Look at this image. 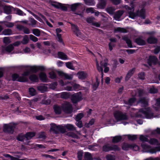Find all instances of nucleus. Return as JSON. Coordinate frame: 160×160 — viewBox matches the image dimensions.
Here are the masks:
<instances>
[{"label":"nucleus","instance_id":"nucleus-1","mask_svg":"<svg viewBox=\"0 0 160 160\" xmlns=\"http://www.w3.org/2000/svg\"><path fill=\"white\" fill-rule=\"evenodd\" d=\"M141 146L144 152H149L152 154L156 153L158 151H160V146H157L152 148L150 145L144 143H142Z\"/></svg>","mask_w":160,"mask_h":160},{"label":"nucleus","instance_id":"nucleus-2","mask_svg":"<svg viewBox=\"0 0 160 160\" xmlns=\"http://www.w3.org/2000/svg\"><path fill=\"white\" fill-rule=\"evenodd\" d=\"M51 125L50 131H53L56 134L58 133L59 131L62 133H64L66 132L64 126L63 127L62 125H57L56 124L52 123L51 124Z\"/></svg>","mask_w":160,"mask_h":160},{"label":"nucleus","instance_id":"nucleus-3","mask_svg":"<svg viewBox=\"0 0 160 160\" xmlns=\"http://www.w3.org/2000/svg\"><path fill=\"white\" fill-rule=\"evenodd\" d=\"M102 151L105 152H108L110 151H119L120 148L117 145L112 144L109 145L108 144L104 145L102 147Z\"/></svg>","mask_w":160,"mask_h":160},{"label":"nucleus","instance_id":"nucleus-4","mask_svg":"<svg viewBox=\"0 0 160 160\" xmlns=\"http://www.w3.org/2000/svg\"><path fill=\"white\" fill-rule=\"evenodd\" d=\"M17 124L14 123L5 124L3 126V131L4 132L12 134L14 131V128Z\"/></svg>","mask_w":160,"mask_h":160},{"label":"nucleus","instance_id":"nucleus-5","mask_svg":"<svg viewBox=\"0 0 160 160\" xmlns=\"http://www.w3.org/2000/svg\"><path fill=\"white\" fill-rule=\"evenodd\" d=\"M114 116L115 119L118 121L122 120H127L128 117L126 113H123L122 112L116 111L114 113Z\"/></svg>","mask_w":160,"mask_h":160},{"label":"nucleus","instance_id":"nucleus-6","mask_svg":"<svg viewBox=\"0 0 160 160\" xmlns=\"http://www.w3.org/2000/svg\"><path fill=\"white\" fill-rule=\"evenodd\" d=\"M139 112L144 115L147 119H151L153 118V113L151 112V109L149 107L141 108L139 110Z\"/></svg>","mask_w":160,"mask_h":160},{"label":"nucleus","instance_id":"nucleus-7","mask_svg":"<svg viewBox=\"0 0 160 160\" xmlns=\"http://www.w3.org/2000/svg\"><path fill=\"white\" fill-rule=\"evenodd\" d=\"M71 99L72 103L76 104L82 99V96L81 92L72 94L71 97Z\"/></svg>","mask_w":160,"mask_h":160},{"label":"nucleus","instance_id":"nucleus-8","mask_svg":"<svg viewBox=\"0 0 160 160\" xmlns=\"http://www.w3.org/2000/svg\"><path fill=\"white\" fill-rule=\"evenodd\" d=\"M12 80L13 81H17L20 82H26L28 81V78L23 76H20L17 73H14L12 76Z\"/></svg>","mask_w":160,"mask_h":160},{"label":"nucleus","instance_id":"nucleus-9","mask_svg":"<svg viewBox=\"0 0 160 160\" xmlns=\"http://www.w3.org/2000/svg\"><path fill=\"white\" fill-rule=\"evenodd\" d=\"M51 5L55 8L60 9L62 11H67L68 10V8L66 6L59 2L53 1L51 3Z\"/></svg>","mask_w":160,"mask_h":160},{"label":"nucleus","instance_id":"nucleus-10","mask_svg":"<svg viewBox=\"0 0 160 160\" xmlns=\"http://www.w3.org/2000/svg\"><path fill=\"white\" fill-rule=\"evenodd\" d=\"M62 108L63 111L68 113H71L72 112V105L69 103H67L62 105Z\"/></svg>","mask_w":160,"mask_h":160},{"label":"nucleus","instance_id":"nucleus-11","mask_svg":"<svg viewBox=\"0 0 160 160\" xmlns=\"http://www.w3.org/2000/svg\"><path fill=\"white\" fill-rule=\"evenodd\" d=\"M158 59L157 58L153 56H150L148 59L147 60V63L149 65L151 66L152 64H156L158 62Z\"/></svg>","mask_w":160,"mask_h":160},{"label":"nucleus","instance_id":"nucleus-12","mask_svg":"<svg viewBox=\"0 0 160 160\" xmlns=\"http://www.w3.org/2000/svg\"><path fill=\"white\" fill-rule=\"evenodd\" d=\"M124 11L122 10H119L114 13L113 14V18L116 21H120L121 20L120 19L121 17L123 14Z\"/></svg>","mask_w":160,"mask_h":160},{"label":"nucleus","instance_id":"nucleus-13","mask_svg":"<svg viewBox=\"0 0 160 160\" xmlns=\"http://www.w3.org/2000/svg\"><path fill=\"white\" fill-rule=\"evenodd\" d=\"M72 29L74 33L77 36L81 35V32L78 26L74 24L71 23Z\"/></svg>","mask_w":160,"mask_h":160},{"label":"nucleus","instance_id":"nucleus-14","mask_svg":"<svg viewBox=\"0 0 160 160\" xmlns=\"http://www.w3.org/2000/svg\"><path fill=\"white\" fill-rule=\"evenodd\" d=\"M138 16L141 18L142 19H145L146 18L145 12L146 10L144 8H143L140 10H138L137 11Z\"/></svg>","mask_w":160,"mask_h":160},{"label":"nucleus","instance_id":"nucleus-15","mask_svg":"<svg viewBox=\"0 0 160 160\" xmlns=\"http://www.w3.org/2000/svg\"><path fill=\"white\" fill-rule=\"evenodd\" d=\"M14 8L10 6L5 5L3 8V11L4 13L7 14H9L12 13V9Z\"/></svg>","mask_w":160,"mask_h":160},{"label":"nucleus","instance_id":"nucleus-16","mask_svg":"<svg viewBox=\"0 0 160 160\" xmlns=\"http://www.w3.org/2000/svg\"><path fill=\"white\" fill-rule=\"evenodd\" d=\"M107 4L106 0H100L99 3L97 4V8L98 9H104L106 7Z\"/></svg>","mask_w":160,"mask_h":160},{"label":"nucleus","instance_id":"nucleus-17","mask_svg":"<svg viewBox=\"0 0 160 160\" xmlns=\"http://www.w3.org/2000/svg\"><path fill=\"white\" fill-rule=\"evenodd\" d=\"M158 42V39L153 36H150L147 39V42L150 44H155Z\"/></svg>","mask_w":160,"mask_h":160},{"label":"nucleus","instance_id":"nucleus-18","mask_svg":"<svg viewBox=\"0 0 160 160\" xmlns=\"http://www.w3.org/2000/svg\"><path fill=\"white\" fill-rule=\"evenodd\" d=\"M122 39L126 42L129 48H132L133 47L131 40L128 38L127 36H125L122 37Z\"/></svg>","mask_w":160,"mask_h":160},{"label":"nucleus","instance_id":"nucleus-19","mask_svg":"<svg viewBox=\"0 0 160 160\" xmlns=\"http://www.w3.org/2000/svg\"><path fill=\"white\" fill-rule=\"evenodd\" d=\"M40 79L42 82H48V78L46 74L44 72H41L39 74Z\"/></svg>","mask_w":160,"mask_h":160},{"label":"nucleus","instance_id":"nucleus-20","mask_svg":"<svg viewBox=\"0 0 160 160\" xmlns=\"http://www.w3.org/2000/svg\"><path fill=\"white\" fill-rule=\"evenodd\" d=\"M135 71V68H133L128 71L125 78V80L126 81H128L130 79L131 77L134 73Z\"/></svg>","mask_w":160,"mask_h":160},{"label":"nucleus","instance_id":"nucleus-21","mask_svg":"<svg viewBox=\"0 0 160 160\" xmlns=\"http://www.w3.org/2000/svg\"><path fill=\"white\" fill-rule=\"evenodd\" d=\"M135 42L140 46H143L146 44L145 41L140 37L136 38L135 40Z\"/></svg>","mask_w":160,"mask_h":160},{"label":"nucleus","instance_id":"nucleus-22","mask_svg":"<svg viewBox=\"0 0 160 160\" xmlns=\"http://www.w3.org/2000/svg\"><path fill=\"white\" fill-rule=\"evenodd\" d=\"M78 78L81 80H83L86 78L87 74L84 71H79L77 73Z\"/></svg>","mask_w":160,"mask_h":160},{"label":"nucleus","instance_id":"nucleus-23","mask_svg":"<svg viewBox=\"0 0 160 160\" xmlns=\"http://www.w3.org/2000/svg\"><path fill=\"white\" fill-rule=\"evenodd\" d=\"M82 6L81 3H78L72 4L70 8L72 11L73 12H74L78 8H80Z\"/></svg>","mask_w":160,"mask_h":160},{"label":"nucleus","instance_id":"nucleus-24","mask_svg":"<svg viewBox=\"0 0 160 160\" xmlns=\"http://www.w3.org/2000/svg\"><path fill=\"white\" fill-rule=\"evenodd\" d=\"M37 89L42 92H44L47 91L48 88L44 84H41L40 85L37 87Z\"/></svg>","mask_w":160,"mask_h":160},{"label":"nucleus","instance_id":"nucleus-25","mask_svg":"<svg viewBox=\"0 0 160 160\" xmlns=\"http://www.w3.org/2000/svg\"><path fill=\"white\" fill-rule=\"evenodd\" d=\"M150 144L152 145L157 146L160 145L158 140L155 138H151L149 140H148V142Z\"/></svg>","mask_w":160,"mask_h":160},{"label":"nucleus","instance_id":"nucleus-26","mask_svg":"<svg viewBox=\"0 0 160 160\" xmlns=\"http://www.w3.org/2000/svg\"><path fill=\"white\" fill-rule=\"evenodd\" d=\"M35 133L33 132H28L25 134V136L26 140H28L35 135Z\"/></svg>","mask_w":160,"mask_h":160},{"label":"nucleus","instance_id":"nucleus-27","mask_svg":"<svg viewBox=\"0 0 160 160\" xmlns=\"http://www.w3.org/2000/svg\"><path fill=\"white\" fill-rule=\"evenodd\" d=\"M58 58L62 60H67L68 59L67 56L62 52H58Z\"/></svg>","mask_w":160,"mask_h":160},{"label":"nucleus","instance_id":"nucleus-28","mask_svg":"<svg viewBox=\"0 0 160 160\" xmlns=\"http://www.w3.org/2000/svg\"><path fill=\"white\" fill-rule=\"evenodd\" d=\"M136 101V98L135 97H133L130 98L127 102H126L125 103L127 105L130 106L132 105Z\"/></svg>","mask_w":160,"mask_h":160},{"label":"nucleus","instance_id":"nucleus-29","mask_svg":"<svg viewBox=\"0 0 160 160\" xmlns=\"http://www.w3.org/2000/svg\"><path fill=\"white\" fill-rule=\"evenodd\" d=\"M114 32L115 33L117 32H120L125 33L128 32V31L126 29L124 28L118 27L114 29Z\"/></svg>","mask_w":160,"mask_h":160},{"label":"nucleus","instance_id":"nucleus-30","mask_svg":"<svg viewBox=\"0 0 160 160\" xmlns=\"http://www.w3.org/2000/svg\"><path fill=\"white\" fill-rule=\"evenodd\" d=\"M100 84V81L98 80V78H96L95 82L92 84V88L93 91H96L98 88Z\"/></svg>","mask_w":160,"mask_h":160},{"label":"nucleus","instance_id":"nucleus-31","mask_svg":"<svg viewBox=\"0 0 160 160\" xmlns=\"http://www.w3.org/2000/svg\"><path fill=\"white\" fill-rule=\"evenodd\" d=\"M115 10V8L112 7H108L106 9L107 12L111 15H112L114 14Z\"/></svg>","mask_w":160,"mask_h":160},{"label":"nucleus","instance_id":"nucleus-32","mask_svg":"<svg viewBox=\"0 0 160 160\" xmlns=\"http://www.w3.org/2000/svg\"><path fill=\"white\" fill-rule=\"evenodd\" d=\"M29 79L33 82H38V78L35 74H32L29 77Z\"/></svg>","mask_w":160,"mask_h":160},{"label":"nucleus","instance_id":"nucleus-33","mask_svg":"<svg viewBox=\"0 0 160 160\" xmlns=\"http://www.w3.org/2000/svg\"><path fill=\"white\" fill-rule=\"evenodd\" d=\"M122 139V137L121 136H116L114 137L112 141L113 143H117L120 142Z\"/></svg>","mask_w":160,"mask_h":160},{"label":"nucleus","instance_id":"nucleus-34","mask_svg":"<svg viewBox=\"0 0 160 160\" xmlns=\"http://www.w3.org/2000/svg\"><path fill=\"white\" fill-rule=\"evenodd\" d=\"M29 22L30 23H29V25H31L32 27H35L36 25L38 22L36 20L34 19L33 18H30L29 19Z\"/></svg>","mask_w":160,"mask_h":160},{"label":"nucleus","instance_id":"nucleus-35","mask_svg":"<svg viewBox=\"0 0 160 160\" xmlns=\"http://www.w3.org/2000/svg\"><path fill=\"white\" fill-rule=\"evenodd\" d=\"M59 74L60 75L64 77L66 79L71 80L72 78V77L71 75H69L63 72H60Z\"/></svg>","mask_w":160,"mask_h":160},{"label":"nucleus","instance_id":"nucleus-36","mask_svg":"<svg viewBox=\"0 0 160 160\" xmlns=\"http://www.w3.org/2000/svg\"><path fill=\"white\" fill-rule=\"evenodd\" d=\"M54 111L56 114H60L61 112V107L57 105H55L53 107Z\"/></svg>","mask_w":160,"mask_h":160},{"label":"nucleus","instance_id":"nucleus-37","mask_svg":"<svg viewBox=\"0 0 160 160\" xmlns=\"http://www.w3.org/2000/svg\"><path fill=\"white\" fill-rule=\"evenodd\" d=\"M17 139L19 141L24 142L25 138V134H23L22 133L18 134L16 137Z\"/></svg>","mask_w":160,"mask_h":160},{"label":"nucleus","instance_id":"nucleus-38","mask_svg":"<svg viewBox=\"0 0 160 160\" xmlns=\"http://www.w3.org/2000/svg\"><path fill=\"white\" fill-rule=\"evenodd\" d=\"M128 13L129 17L133 19H134L136 17L138 16L137 12H134L133 11H128Z\"/></svg>","mask_w":160,"mask_h":160},{"label":"nucleus","instance_id":"nucleus-39","mask_svg":"<svg viewBox=\"0 0 160 160\" xmlns=\"http://www.w3.org/2000/svg\"><path fill=\"white\" fill-rule=\"evenodd\" d=\"M132 145L131 144L126 143H124L122 146V149L125 151H128L129 148L131 149Z\"/></svg>","mask_w":160,"mask_h":160},{"label":"nucleus","instance_id":"nucleus-40","mask_svg":"<svg viewBox=\"0 0 160 160\" xmlns=\"http://www.w3.org/2000/svg\"><path fill=\"white\" fill-rule=\"evenodd\" d=\"M148 135L144 136L143 135H140L139 140L140 141L144 143V142H148Z\"/></svg>","mask_w":160,"mask_h":160},{"label":"nucleus","instance_id":"nucleus-41","mask_svg":"<svg viewBox=\"0 0 160 160\" xmlns=\"http://www.w3.org/2000/svg\"><path fill=\"white\" fill-rule=\"evenodd\" d=\"M85 160H93V159L91 154L89 152H86L85 153Z\"/></svg>","mask_w":160,"mask_h":160},{"label":"nucleus","instance_id":"nucleus-42","mask_svg":"<svg viewBox=\"0 0 160 160\" xmlns=\"http://www.w3.org/2000/svg\"><path fill=\"white\" fill-rule=\"evenodd\" d=\"M70 94L69 92H63L61 93V97L62 98L67 99L70 98Z\"/></svg>","mask_w":160,"mask_h":160},{"label":"nucleus","instance_id":"nucleus-43","mask_svg":"<svg viewBox=\"0 0 160 160\" xmlns=\"http://www.w3.org/2000/svg\"><path fill=\"white\" fill-rule=\"evenodd\" d=\"M3 34L5 35H9L12 34L11 29L9 28L5 29L2 32Z\"/></svg>","mask_w":160,"mask_h":160},{"label":"nucleus","instance_id":"nucleus-44","mask_svg":"<svg viewBox=\"0 0 160 160\" xmlns=\"http://www.w3.org/2000/svg\"><path fill=\"white\" fill-rule=\"evenodd\" d=\"M127 136L128 139L131 141L136 140L138 138V135H137L128 134Z\"/></svg>","mask_w":160,"mask_h":160},{"label":"nucleus","instance_id":"nucleus-45","mask_svg":"<svg viewBox=\"0 0 160 160\" xmlns=\"http://www.w3.org/2000/svg\"><path fill=\"white\" fill-rule=\"evenodd\" d=\"M64 127L69 131H74L75 130V127L71 124H67L65 125Z\"/></svg>","mask_w":160,"mask_h":160},{"label":"nucleus","instance_id":"nucleus-46","mask_svg":"<svg viewBox=\"0 0 160 160\" xmlns=\"http://www.w3.org/2000/svg\"><path fill=\"white\" fill-rule=\"evenodd\" d=\"M4 156L7 158H9L11 160H25L24 159H20L16 158L8 154H5L3 155Z\"/></svg>","mask_w":160,"mask_h":160},{"label":"nucleus","instance_id":"nucleus-47","mask_svg":"<svg viewBox=\"0 0 160 160\" xmlns=\"http://www.w3.org/2000/svg\"><path fill=\"white\" fill-rule=\"evenodd\" d=\"M32 33L36 36L39 37L41 34L40 30L38 28L34 29L32 30Z\"/></svg>","mask_w":160,"mask_h":160},{"label":"nucleus","instance_id":"nucleus-48","mask_svg":"<svg viewBox=\"0 0 160 160\" xmlns=\"http://www.w3.org/2000/svg\"><path fill=\"white\" fill-rule=\"evenodd\" d=\"M86 4L89 6H93L95 4L94 0H84Z\"/></svg>","mask_w":160,"mask_h":160},{"label":"nucleus","instance_id":"nucleus-49","mask_svg":"<svg viewBox=\"0 0 160 160\" xmlns=\"http://www.w3.org/2000/svg\"><path fill=\"white\" fill-rule=\"evenodd\" d=\"M106 158L107 160H115V156L111 154H108L106 156Z\"/></svg>","mask_w":160,"mask_h":160},{"label":"nucleus","instance_id":"nucleus-50","mask_svg":"<svg viewBox=\"0 0 160 160\" xmlns=\"http://www.w3.org/2000/svg\"><path fill=\"white\" fill-rule=\"evenodd\" d=\"M65 64L66 67L72 70H75V68L73 67L72 63L71 62H67Z\"/></svg>","mask_w":160,"mask_h":160},{"label":"nucleus","instance_id":"nucleus-51","mask_svg":"<svg viewBox=\"0 0 160 160\" xmlns=\"http://www.w3.org/2000/svg\"><path fill=\"white\" fill-rule=\"evenodd\" d=\"M13 46L12 45L10 44L6 48L5 50L8 52H10L13 50Z\"/></svg>","mask_w":160,"mask_h":160},{"label":"nucleus","instance_id":"nucleus-52","mask_svg":"<svg viewBox=\"0 0 160 160\" xmlns=\"http://www.w3.org/2000/svg\"><path fill=\"white\" fill-rule=\"evenodd\" d=\"M84 116V114L82 113H78L76 117V120L77 121H80Z\"/></svg>","mask_w":160,"mask_h":160},{"label":"nucleus","instance_id":"nucleus-53","mask_svg":"<svg viewBox=\"0 0 160 160\" xmlns=\"http://www.w3.org/2000/svg\"><path fill=\"white\" fill-rule=\"evenodd\" d=\"M97 68L98 72H101V76H102V77L103 76V67H102V66H100L97 63Z\"/></svg>","mask_w":160,"mask_h":160},{"label":"nucleus","instance_id":"nucleus-54","mask_svg":"<svg viewBox=\"0 0 160 160\" xmlns=\"http://www.w3.org/2000/svg\"><path fill=\"white\" fill-rule=\"evenodd\" d=\"M30 94L32 96L35 95L36 94V90L33 88H30L29 89Z\"/></svg>","mask_w":160,"mask_h":160},{"label":"nucleus","instance_id":"nucleus-55","mask_svg":"<svg viewBox=\"0 0 160 160\" xmlns=\"http://www.w3.org/2000/svg\"><path fill=\"white\" fill-rule=\"evenodd\" d=\"M30 70L32 72L36 73L38 71V67L36 66H31Z\"/></svg>","mask_w":160,"mask_h":160},{"label":"nucleus","instance_id":"nucleus-56","mask_svg":"<svg viewBox=\"0 0 160 160\" xmlns=\"http://www.w3.org/2000/svg\"><path fill=\"white\" fill-rule=\"evenodd\" d=\"M139 102L141 103L144 104L145 106H147L148 104V102L145 98H140L139 100Z\"/></svg>","mask_w":160,"mask_h":160},{"label":"nucleus","instance_id":"nucleus-57","mask_svg":"<svg viewBox=\"0 0 160 160\" xmlns=\"http://www.w3.org/2000/svg\"><path fill=\"white\" fill-rule=\"evenodd\" d=\"M73 90L76 91H78L79 90H80L81 86L80 85L75 83L73 86Z\"/></svg>","mask_w":160,"mask_h":160},{"label":"nucleus","instance_id":"nucleus-58","mask_svg":"<svg viewBox=\"0 0 160 160\" xmlns=\"http://www.w3.org/2000/svg\"><path fill=\"white\" fill-rule=\"evenodd\" d=\"M29 41V39L28 36L26 35L22 39V43L25 44H27Z\"/></svg>","mask_w":160,"mask_h":160},{"label":"nucleus","instance_id":"nucleus-59","mask_svg":"<svg viewBox=\"0 0 160 160\" xmlns=\"http://www.w3.org/2000/svg\"><path fill=\"white\" fill-rule=\"evenodd\" d=\"M132 146L131 147V149L135 151H137L139 149V147L137 145L135 144H131Z\"/></svg>","mask_w":160,"mask_h":160},{"label":"nucleus","instance_id":"nucleus-60","mask_svg":"<svg viewBox=\"0 0 160 160\" xmlns=\"http://www.w3.org/2000/svg\"><path fill=\"white\" fill-rule=\"evenodd\" d=\"M38 138L40 139H45L46 138V136L45 132H42L39 133Z\"/></svg>","mask_w":160,"mask_h":160},{"label":"nucleus","instance_id":"nucleus-61","mask_svg":"<svg viewBox=\"0 0 160 160\" xmlns=\"http://www.w3.org/2000/svg\"><path fill=\"white\" fill-rule=\"evenodd\" d=\"M58 38V41L60 43H62L63 45H64V43L63 42L62 39V38L61 34H58L57 35Z\"/></svg>","mask_w":160,"mask_h":160},{"label":"nucleus","instance_id":"nucleus-62","mask_svg":"<svg viewBox=\"0 0 160 160\" xmlns=\"http://www.w3.org/2000/svg\"><path fill=\"white\" fill-rule=\"evenodd\" d=\"M29 38L31 40L35 42H37L38 40L37 38L32 34H30L29 35Z\"/></svg>","mask_w":160,"mask_h":160},{"label":"nucleus","instance_id":"nucleus-63","mask_svg":"<svg viewBox=\"0 0 160 160\" xmlns=\"http://www.w3.org/2000/svg\"><path fill=\"white\" fill-rule=\"evenodd\" d=\"M51 101L50 99L42 100V103L46 105H49L51 103Z\"/></svg>","mask_w":160,"mask_h":160},{"label":"nucleus","instance_id":"nucleus-64","mask_svg":"<svg viewBox=\"0 0 160 160\" xmlns=\"http://www.w3.org/2000/svg\"><path fill=\"white\" fill-rule=\"evenodd\" d=\"M3 42L4 43L6 44H8L11 42L9 38L8 37H5L3 38Z\"/></svg>","mask_w":160,"mask_h":160}]
</instances>
